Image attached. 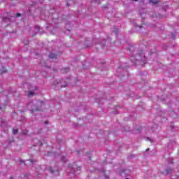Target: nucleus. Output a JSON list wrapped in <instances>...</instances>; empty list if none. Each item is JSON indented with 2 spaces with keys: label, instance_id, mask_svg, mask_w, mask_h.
Listing matches in <instances>:
<instances>
[{
  "label": "nucleus",
  "instance_id": "obj_22",
  "mask_svg": "<svg viewBox=\"0 0 179 179\" xmlns=\"http://www.w3.org/2000/svg\"><path fill=\"white\" fill-rule=\"evenodd\" d=\"M145 152H149V148L146 149Z\"/></svg>",
  "mask_w": 179,
  "mask_h": 179
},
{
  "label": "nucleus",
  "instance_id": "obj_8",
  "mask_svg": "<svg viewBox=\"0 0 179 179\" xmlns=\"http://www.w3.org/2000/svg\"><path fill=\"white\" fill-rule=\"evenodd\" d=\"M6 125V122L3 120H1L0 122V127H5Z\"/></svg>",
  "mask_w": 179,
  "mask_h": 179
},
{
  "label": "nucleus",
  "instance_id": "obj_11",
  "mask_svg": "<svg viewBox=\"0 0 179 179\" xmlns=\"http://www.w3.org/2000/svg\"><path fill=\"white\" fill-rule=\"evenodd\" d=\"M28 96H29V97H30V96H34V92L29 91Z\"/></svg>",
  "mask_w": 179,
  "mask_h": 179
},
{
  "label": "nucleus",
  "instance_id": "obj_28",
  "mask_svg": "<svg viewBox=\"0 0 179 179\" xmlns=\"http://www.w3.org/2000/svg\"><path fill=\"white\" fill-rule=\"evenodd\" d=\"M131 1H134L135 2H136L138 0H131Z\"/></svg>",
  "mask_w": 179,
  "mask_h": 179
},
{
  "label": "nucleus",
  "instance_id": "obj_20",
  "mask_svg": "<svg viewBox=\"0 0 179 179\" xmlns=\"http://www.w3.org/2000/svg\"><path fill=\"white\" fill-rule=\"evenodd\" d=\"M172 36L173 38H176V35L173 34Z\"/></svg>",
  "mask_w": 179,
  "mask_h": 179
},
{
  "label": "nucleus",
  "instance_id": "obj_7",
  "mask_svg": "<svg viewBox=\"0 0 179 179\" xmlns=\"http://www.w3.org/2000/svg\"><path fill=\"white\" fill-rule=\"evenodd\" d=\"M48 170H49V171L50 172V173H52V174H54V173H55V171H58V169H52V167H49L48 168Z\"/></svg>",
  "mask_w": 179,
  "mask_h": 179
},
{
  "label": "nucleus",
  "instance_id": "obj_1",
  "mask_svg": "<svg viewBox=\"0 0 179 179\" xmlns=\"http://www.w3.org/2000/svg\"><path fill=\"white\" fill-rule=\"evenodd\" d=\"M138 59H140V64L143 66L147 62V58L145 57V54L143 53V51L141 52V55H138Z\"/></svg>",
  "mask_w": 179,
  "mask_h": 179
},
{
  "label": "nucleus",
  "instance_id": "obj_27",
  "mask_svg": "<svg viewBox=\"0 0 179 179\" xmlns=\"http://www.w3.org/2000/svg\"><path fill=\"white\" fill-rule=\"evenodd\" d=\"M45 124H48V122L47 121L45 122Z\"/></svg>",
  "mask_w": 179,
  "mask_h": 179
},
{
  "label": "nucleus",
  "instance_id": "obj_31",
  "mask_svg": "<svg viewBox=\"0 0 179 179\" xmlns=\"http://www.w3.org/2000/svg\"><path fill=\"white\" fill-rule=\"evenodd\" d=\"M103 172L104 173V172H105V171H103Z\"/></svg>",
  "mask_w": 179,
  "mask_h": 179
},
{
  "label": "nucleus",
  "instance_id": "obj_5",
  "mask_svg": "<svg viewBox=\"0 0 179 179\" xmlns=\"http://www.w3.org/2000/svg\"><path fill=\"white\" fill-rule=\"evenodd\" d=\"M127 173H129V171L124 169L120 173V176H124V174H127Z\"/></svg>",
  "mask_w": 179,
  "mask_h": 179
},
{
  "label": "nucleus",
  "instance_id": "obj_3",
  "mask_svg": "<svg viewBox=\"0 0 179 179\" xmlns=\"http://www.w3.org/2000/svg\"><path fill=\"white\" fill-rule=\"evenodd\" d=\"M130 60L133 63L134 65H136V63L138 62V60H136V58H135L134 56H131Z\"/></svg>",
  "mask_w": 179,
  "mask_h": 179
},
{
  "label": "nucleus",
  "instance_id": "obj_19",
  "mask_svg": "<svg viewBox=\"0 0 179 179\" xmlns=\"http://www.w3.org/2000/svg\"><path fill=\"white\" fill-rule=\"evenodd\" d=\"M105 179H108V176L105 175Z\"/></svg>",
  "mask_w": 179,
  "mask_h": 179
},
{
  "label": "nucleus",
  "instance_id": "obj_21",
  "mask_svg": "<svg viewBox=\"0 0 179 179\" xmlns=\"http://www.w3.org/2000/svg\"><path fill=\"white\" fill-rule=\"evenodd\" d=\"M66 85H61V87H65Z\"/></svg>",
  "mask_w": 179,
  "mask_h": 179
},
{
  "label": "nucleus",
  "instance_id": "obj_32",
  "mask_svg": "<svg viewBox=\"0 0 179 179\" xmlns=\"http://www.w3.org/2000/svg\"><path fill=\"white\" fill-rule=\"evenodd\" d=\"M0 110H1V106H0Z\"/></svg>",
  "mask_w": 179,
  "mask_h": 179
},
{
  "label": "nucleus",
  "instance_id": "obj_26",
  "mask_svg": "<svg viewBox=\"0 0 179 179\" xmlns=\"http://www.w3.org/2000/svg\"><path fill=\"white\" fill-rule=\"evenodd\" d=\"M170 164H173V161L169 162Z\"/></svg>",
  "mask_w": 179,
  "mask_h": 179
},
{
  "label": "nucleus",
  "instance_id": "obj_6",
  "mask_svg": "<svg viewBox=\"0 0 179 179\" xmlns=\"http://www.w3.org/2000/svg\"><path fill=\"white\" fill-rule=\"evenodd\" d=\"M36 111H40V108H32L31 110H30L31 114H33V113L36 112Z\"/></svg>",
  "mask_w": 179,
  "mask_h": 179
},
{
  "label": "nucleus",
  "instance_id": "obj_17",
  "mask_svg": "<svg viewBox=\"0 0 179 179\" xmlns=\"http://www.w3.org/2000/svg\"><path fill=\"white\" fill-rule=\"evenodd\" d=\"M77 170H78V171H80V166H78V167L77 168Z\"/></svg>",
  "mask_w": 179,
  "mask_h": 179
},
{
  "label": "nucleus",
  "instance_id": "obj_25",
  "mask_svg": "<svg viewBox=\"0 0 179 179\" xmlns=\"http://www.w3.org/2000/svg\"><path fill=\"white\" fill-rule=\"evenodd\" d=\"M29 162H30V163H31V164L33 163V160H29Z\"/></svg>",
  "mask_w": 179,
  "mask_h": 179
},
{
  "label": "nucleus",
  "instance_id": "obj_16",
  "mask_svg": "<svg viewBox=\"0 0 179 179\" xmlns=\"http://www.w3.org/2000/svg\"><path fill=\"white\" fill-rule=\"evenodd\" d=\"M20 16V13H17L15 17H19Z\"/></svg>",
  "mask_w": 179,
  "mask_h": 179
},
{
  "label": "nucleus",
  "instance_id": "obj_9",
  "mask_svg": "<svg viewBox=\"0 0 179 179\" xmlns=\"http://www.w3.org/2000/svg\"><path fill=\"white\" fill-rule=\"evenodd\" d=\"M150 3H153L154 5H157L159 3V1L157 0H150Z\"/></svg>",
  "mask_w": 179,
  "mask_h": 179
},
{
  "label": "nucleus",
  "instance_id": "obj_24",
  "mask_svg": "<svg viewBox=\"0 0 179 179\" xmlns=\"http://www.w3.org/2000/svg\"><path fill=\"white\" fill-rule=\"evenodd\" d=\"M147 141H150V138H147Z\"/></svg>",
  "mask_w": 179,
  "mask_h": 179
},
{
  "label": "nucleus",
  "instance_id": "obj_18",
  "mask_svg": "<svg viewBox=\"0 0 179 179\" xmlns=\"http://www.w3.org/2000/svg\"><path fill=\"white\" fill-rule=\"evenodd\" d=\"M69 71V69H66L65 72H68Z\"/></svg>",
  "mask_w": 179,
  "mask_h": 179
},
{
  "label": "nucleus",
  "instance_id": "obj_4",
  "mask_svg": "<svg viewBox=\"0 0 179 179\" xmlns=\"http://www.w3.org/2000/svg\"><path fill=\"white\" fill-rule=\"evenodd\" d=\"M49 58L50 59H57V55L51 53L50 55H49Z\"/></svg>",
  "mask_w": 179,
  "mask_h": 179
},
{
  "label": "nucleus",
  "instance_id": "obj_30",
  "mask_svg": "<svg viewBox=\"0 0 179 179\" xmlns=\"http://www.w3.org/2000/svg\"><path fill=\"white\" fill-rule=\"evenodd\" d=\"M125 179H129V178H126Z\"/></svg>",
  "mask_w": 179,
  "mask_h": 179
},
{
  "label": "nucleus",
  "instance_id": "obj_29",
  "mask_svg": "<svg viewBox=\"0 0 179 179\" xmlns=\"http://www.w3.org/2000/svg\"><path fill=\"white\" fill-rule=\"evenodd\" d=\"M38 104H41V102H38Z\"/></svg>",
  "mask_w": 179,
  "mask_h": 179
},
{
  "label": "nucleus",
  "instance_id": "obj_14",
  "mask_svg": "<svg viewBox=\"0 0 179 179\" xmlns=\"http://www.w3.org/2000/svg\"><path fill=\"white\" fill-rule=\"evenodd\" d=\"M3 22H6V20H8V21H10V18H6V17H4L3 19Z\"/></svg>",
  "mask_w": 179,
  "mask_h": 179
},
{
  "label": "nucleus",
  "instance_id": "obj_2",
  "mask_svg": "<svg viewBox=\"0 0 179 179\" xmlns=\"http://www.w3.org/2000/svg\"><path fill=\"white\" fill-rule=\"evenodd\" d=\"M6 73V69L0 64V75Z\"/></svg>",
  "mask_w": 179,
  "mask_h": 179
},
{
  "label": "nucleus",
  "instance_id": "obj_10",
  "mask_svg": "<svg viewBox=\"0 0 179 179\" xmlns=\"http://www.w3.org/2000/svg\"><path fill=\"white\" fill-rule=\"evenodd\" d=\"M171 171H172L171 169H166V174H171Z\"/></svg>",
  "mask_w": 179,
  "mask_h": 179
},
{
  "label": "nucleus",
  "instance_id": "obj_23",
  "mask_svg": "<svg viewBox=\"0 0 179 179\" xmlns=\"http://www.w3.org/2000/svg\"><path fill=\"white\" fill-rule=\"evenodd\" d=\"M23 134H24V135H26V134H27V131L24 132Z\"/></svg>",
  "mask_w": 179,
  "mask_h": 179
},
{
  "label": "nucleus",
  "instance_id": "obj_13",
  "mask_svg": "<svg viewBox=\"0 0 179 179\" xmlns=\"http://www.w3.org/2000/svg\"><path fill=\"white\" fill-rule=\"evenodd\" d=\"M13 135H16V134H17V129H13Z\"/></svg>",
  "mask_w": 179,
  "mask_h": 179
},
{
  "label": "nucleus",
  "instance_id": "obj_15",
  "mask_svg": "<svg viewBox=\"0 0 179 179\" xmlns=\"http://www.w3.org/2000/svg\"><path fill=\"white\" fill-rule=\"evenodd\" d=\"M62 162H66V158L65 157H62Z\"/></svg>",
  "mask_w": 179,
  "mask_h": 179
},
{
  "label": "nucleus",
  "instance_id": "obj_12",
  "mask_svg": "<svg viewBox=\"0 0 179 179\" xmlns=\"http://www.w3.org/2000/svg\"><path fill=\"white\" fill-rule=\"evenodd\" d=\"M68 173H70L71 174H73V176H76V173L74 170H72L71 171H68Z\"/></svg>",
  "mask_w": 179,
  "mask_h": 179
}]
</instances>
